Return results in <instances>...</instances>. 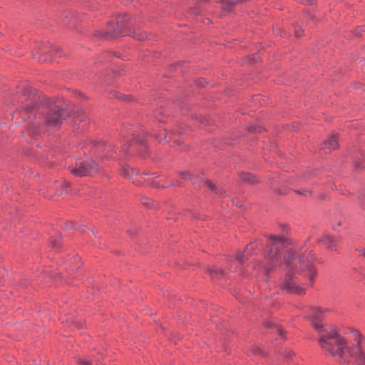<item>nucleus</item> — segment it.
<instances>
[{"label": "nucleus", "instance_id": "1", "mask_svg": "<svg viewBox=\"0 0 365 365\" xmlns=\"http://www.w3.org/2000/svg\"><path fill=\"white\" fill-rule=\"evenodd\" d=\"M268 248L263 265L264 273L269 274L279 265V252H283L285 275L281 287L289 292L304 293L303 287L298 283L304 278H308L312 283L317 276V270L311 262L310 252H302L301 247L294 245L288 240L276 236L270 237Z\"/></svg>", "mask_w": 365, "mask_h": 365}, {"label": "nucleus", "instance_id": "2", "mask_svg": "<svg viewBox=\"0 0 365 365\" xmlns=\"http://www.w3.org/2000/svg\"><path fill=\"white\" fill-rule=\"evenodd\" d=\"M323 312L322 309L313 308L307 316L312 326L320 334L318 342L322 349L333 356H338L342 363L349 362L348 356H353L356 361L351 365H365V339L361 334L357 330L351 332L354 343L349 346L336 329L324 327L322 323Z\"/></svg>", "mask_w": 365, "mask_h": 365}, {"label": "nucleus", "instance_id": "3", "mask_svg": "<svg viewBox=\"0 0 365 365\" xmlns=\"http://www.w3.org/2000/svg\"><path fill=\"white\" fill-rule=\"evenodd\" d=\"M98 165L91 159L78 160L74 166L69 167L71 173L76 176H86L98 171Z\"/></svg>", "mask_w": 365, "mask_h": 365}, {"label": "nucleus", "instance_id": "4", "mask_svg": "<svg viewBox=\"0 0 365 365\" xmlns=\"http://www.w3.org/2000/svg\"><path fill=\"white\" fill-rule=\"evenodd\" d=\"M68 116L67 112L56 106L50 110L45 116V123L52 128H57L61 125Z\"/></svg>", "mask_w": 365, "mask_h": 365}, {"label": "nucleus", "instance_id": "5", "mask_svg": "<svg viewBox=\"0 0 365 365\" xmlns=\"http://www.w3.org/2000/svg\"><path fill=\"white\" fill-rule=\"evenodd\" d=\"M125 16H119L117 18L115 25L110 23L108 25L107 30L103 35V36H109L111 38H118L123 34L124 29L126 27L125 24Z\"/></svg>", "mask_w": 365, "mask_h": 365}, {"label": "nucleus", "instance_id": "6", "mask_svg": "<svg viewBox=\"0 0 365 365\" xmlns=\"http://www.w3.org/2000/svg\"><path fill=\"white\" fill-rule=\"evenodd\" d=\"M36 91L33 88H29L26 92L25 95L28 93L29 94V96H32L33 97L31 98V103L29 102L24 107V110L21 112L16 113V114H20L21 115L22 119L26 120V114L29 112V110L31 109V103H35L36 101V98L34 94V92Z\"/></svg>", "mask_w": 365, "mask_h": 365}, {"label": "nucleus", "instance_id": "7", "mask_svg": "<svg viewBox=\"0 0 365 365\" xmlns=\"http://www.w3.org/2000/svg\"><path fill=\"white\" fill-rule=\"evenodd\" d=\"M255 244L252 243L249 246H247L242 252L237 253L236 256L237 261L239 262L240 264H243L245 262V260L247 259L249 250H253L255 247Z\"/></svg>", "mask_w": 365, "mask_h": 365}, {"label": "nucleus", "instance_id": "8", "mask_svg": "<svg viewBox=\"0 0 365 365\" xmlns=\"http://www.w3.org/2000/svg\"><path fill=\"white\" fill-rule=\"evenodd\" d=\"M120 174L125 178H132L137 175V173L128 165H124L120 168Z\"/></svg>", "mask_w": 365, "mask_h": 365}, {"label": "nucleus", "instance_id": "9", "mask_svg": "<svg viewBox=\"0 0 365 365\" xmlns=\"http://www.w3.org/2000/svg\"><path fill=\"white\" fill-rule=\"evenodd\" d=\"M336 241L335 237L329 235V234H324L322 237L319 239V242L324 243L327 245L329 248L333 250V247L331 246L332 243H334Z\"/></svg>", "mask_w": 365, "mask_h": 365}, {"label": "nucleus", "instance_id": "10", "mask_svg": "<svg viewBox=\"0 0 365 365\" xmlns=\"http://www.w3.org/2000/svg\"><path fill=\"white\" fill-rule=\"evenodd\" d=\"M338 147V143L335 135L331 136L328 138L324 144V148L335 149Z\"/></svg>", "mask_w": 365, "mask_h": 365}, {"label": "nucleus", "instance_id": "11", "mask_svg": "<svg viewBox=\"0 0 365 365\" xmlns=\"http://www.w3.org/2000/svg\"><path fill=\"white\" fill-rule=\"evenodd\" d=\"M240 178L243 182L250 184H255V182H257L255 177L250 173H242L240 175Z\"/></svg>", "mask_w": 365, "mask_h": 365}, {"label": "nucleus", "instance_id": "12", "mask_svg": "<svg viewBox=\"0 0 365 365\" xmlns=\"http://www.w3.org/2000/svg\"><path fill=\"white\" fill-rule=\"evenodd\" d=\"M210 275L212 279L217 280L220 278L221 276L223 275V272L216 267H212V269H209Z\"/></svg>", "mask_w": 365, "mask_h": 365}, {"label": "nucleus", "instance_id": "13", "mask_svg": "<svg viewBox=\"0 0 365 365\" xmlns=\"http://www.w3.org/2000/svg\"><path fill=\"white\" fill-rule=\"evenodd\" d=\"M205 185L207 186V187L211 190H215L217 194L219 195H222L223 193V191L222 190H216L215 186L210 182V181H206Z\"/></svg>", "mask_w": 365, "mask_h": 365}, {"label": "nucleus", "instance_id": "14", "mask_svg": "<svg viewBox=\"0 0 365 365\" xmlns=\"http://www.w3.org/2000/svg\"><path fill=\"white\" fill-rule=\"evenodd\" d=\"M133 36L134 38L139 41H143L146 38V35L144 33L134 32Z\"/></svg>", "mask_w": 365, "mask_h": 365}, {"label": "nucleus", "instance_id": "15", "mask_svg": "<svg viewBox=\"0 0 365 365\" xmlns=\"http://www.w3.org/2000/svg\"><path fill=\"white\" fill-rule=\"evenodd\" d=\"M156 138L158 140H165V141H167L166 138H165V130L160 131L159 135H156Z\"/></svg>", "mask_w": 365, "mask_h": 365}, {"label": "nucleus", "instance_id": "16", "mask_svg": "<svg viewBox=\"0 0 365 365\" xmlns=\"http://www.w3.org/2000/svg\"><path fill=\"white\" fill-rule=\"evenodd\" d=\"M78 363L80 365H91V361L86 359H78Z\"/></svg>", "mask_w": 365, "mask_h": 365}, {"label": "nucleus", "instance_id": "17", "mask_svg": "<svg viewBox=\"0 0 365 365\" xmlns=\"http://www.w3.org/2000/svg\"><path fill=\"white\" fill-rule=\"evenodd\" d=\"M181 176L182 178H186L187 176L190 177V180L192 181V182L194 183V179L190 176V174L188 172H183L181 173Z\"/></svg>", "mask_w": 365, "mask_h": 365}, {"label": "nucleus", "instance_id": "18", "mask_svg": "<svg viewBox=\"0 0 365 365\" xmlns=\"http://www.w3.org/2000/svg\"><path fill=\"white\" fill-rule=\"evenodd\" d=\"M69 186V182L63 181L62 182L63 190L67 193L68 192V187Z\"/></svg>", "mask_w": 365, "mask_h": 365}, {"label": "nucleus", "instance_id": "19", "mask_svg": "<svg viewBox=\"0 0 365 365\" xmlns=\"http://www.w3.org/2000/svg\"><path fill=\"white\" fill-rule=\"evenodd\" d=\"M142 203H143L145 205L148 207L150 206V200L147 197H144L142 199Z\"/></svg>", "mask_w": 365, "mask_h": 365}, {"label": "nucleus", "instance_id": "20", "mask_svg": "<svg viewBox=\"0 0 365 365\" xmlns=\"http://www.w3.org/2000/svg\"><path fill=\"white\" fill-rule=\"evenodd\" d=\"M294 33H295V35L297 37H299L302 36V31H301L299 27H298V26L295 27Z\"/></svg>", "mask_w": 365, "mask_h": 365}, {"label": "nucleus", "instance_id": "21", "mask_svg": "<svg viewBox=\"0 0 365 365\" xmlns=\"http://www.w3.org/2000/svg\"><path fill=\"white\" fill-rule=\"evenodd\" d=\"M51 244L53 247H58L59 245V242L58 240H53L51 242Z\"/></svg>", "mask_w": 365, "mask_h": 365}, {"label": "nucleus", "instance_id": "22", "mask_svg": "<svg viewBox=\"0 0 365 365\" xmlns=\"http://www.w3.org/2000/svg\"><path fill=\"white\" fill-rule=\"evenodd\" d=\"M133 182L138 185H140L144 184L145 182V180H143V182L140 179L136 178L133 180Z\"/></svg>", "mask_w": 365, "mask_h": 365}, {"label": "nucleus", "instance_id": "23", "mask_svg": "<svg viewBox=\"0 0 365 365\" xmlns=\"http://www.w3.org/2000/svg\"><path fill=\"white\" fill-rule=\"evenodd\" d=\"M253 351H255L257 354H263L262 349L259 347H258V346L255 347L253 349Z\"/></svg>", "mask_w": 365, "mask_h": 365}, {"label": "nucleus", "instance_id": "24", "mask_svg": "<svg viewBox=\"0 0 365 365\" xmlns=\"http://www.w3.org/2000/svg\"><path fill=\"white\" fill-rule=\"evenodd\" d=\"M357 251L360 253V255L365 258V249L364 248H359Z\"/></svg>", "mask_w": 365, "mask_h": 365}, {"label": "nucleus", "instance_id": "25", "mask_svg": "<svg viewBox=\"0 0 365 365\" xmlns=\"http://www.w3.org/2000/svg\"><path fill=\"white\" fill-rule=\"evenodd\" d=\"M293 355L292 351H286L284 353V356L286 358H289Z\"/></svg>", "mask_w": 365, "mask_h": 365}, {"label": "nucleus", "instance_id": "26", "mask_svg": "<svg viewBox=\"0 0 365 365\" xmlns=\"http://www.w3.org/2000/svg\"><path fill=\"white\" fill-rule=\"evenodd\" d=\"M38 133V130L37 128H36L35 130H31V128H29V133L31 134V135H36V133Z\"/></svg>", "mask_w": 365, "mask_h": 365}, {"label": "nucleus", "instance_id": "27", "mask_svg": "<svg viewBox=\"0 0 365 365\" xmlns=\"http://www.w3.org/2000/svg\"><path fill=\"white\" fill-rule=\"evenodd\" d=\"M277 332L279 333V335H280V336H282V335H283V332H284V331L282 330V328H280V327H277Z\"/></svg>", "mask_w": 365, "mask_h": 365}, {"label": "nucleus", "instance_id": "28", "mask_svg": "<svg viewBox=\"0 0 365 365\" xmlns=\"http://www.w3.org/2000/svg\"><path fill=\"white\" fill-rule=\"evenodd\" d=\"M359 198L361 199V202H362L363 204H365V195H361V196L359 197Z\"/></svg>", "mask_w": 365, "mask_h": 365}, {"label": "nucleus", "instance_id": "29", "mask_svg": "<svg viewBox=\"0 0 365 365\" xmlns=\"http://www.w3.org/2000/svg\"><path fill=\"white\" fill-rule=\"evenodd\" d=\"M228 4L230 5V6H232L235 3L234 2H231V1H227Z\"/></svg>", "mask_w": 365, "mask_h": 365}, {"label": "nucleus", "instance_id": "30", "mask_svg": "<svg viewBox=\"0 0 365 365\" xmlns=\"http://www.w3.org/2000/svg\"><path fill=\"white\" fill-rule=\"evenodd\" d=\"M147 175L146 173L143 174V175L140 177V179H141V178L143 179V175Z\"/></svg>", "mask_w": 365, "mask_h": 365}, {"label": "nucleus", "instance_id": "31", "mask_svg": "<svg viewBox=\"0 0 365 365\" xmlns=\"http://www.w3.org/2000/svg\"><path fill=\"white\" fill-rule=\"evenodd\" d=\"M58 48H56V47L53 48V51H56V52H57V51H58Z\"/></svg>", "mask_w": 365, "mask_h": 365}, {"label": "nucleus", "instance_id": "32", "mask_svg": "<svg viewBox=\"0 0 365 365\" xmlns=\"http://www.w3.org/2000/svg\"><path fill=\"white\" fill-rule=\"evenodd\" d=\"M271 325H272V324H271V323H269V322L267 324V327H269V326H271Z\"/></svg>", "mask_w": 365, "mask_h": 365}, {"label": "nucleus", "instance_id": "33", "mask_svg": "<svg viewBox=\"0 0 365 365\" xmlns=\"http://www.w3.org/2000/svg\"><path fill=\"white\" fill-rule=\"evenodd\" d=\"M41 61V59H38V61ZM46 61V59H42V61Z\"/></svg>", "mask_w": 365, "mask_h": 365}, {"label": "nucleus", "instance_id": "34", "mask_svg": "<svg viewBox=\"0 0 365 365\" xmlns=\"http://www.w3.org/2000/svg\"><path fill=\"white\" fill-rule=\"evenodd\" d=\"M58 195H61L62 193L61 192H57L56 193Z\"/></svg>", "mask_w": 365, "mask_h": 365}]
</instances>
